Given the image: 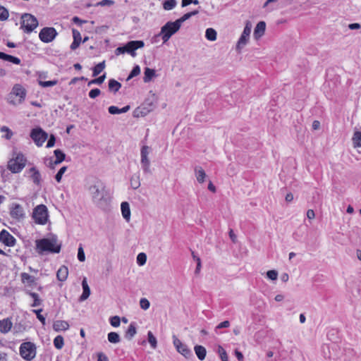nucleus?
I'll return each mask as SVG.
<instances>
[{
    "mask_svg": "<svg viewBox=\"0 0 361 361\" xmlns=\"http://www.w3.org/2000/svg\"><path fill=\"white\" fill-rule=\"evenodd\" d=\"M90 191L92 201L97 207L103 208L107 204L109 197L102 183H98L92 185Z\"/></svg>",
    "mask_w": 361,
    "mask_h": 361,
    "instance_id": "obj_1",
    "label": "nucleus"
},
{
    "mask_svg": "<svg viewBox=\"0 0 361 361\" xmlns=\"http://www.w3.org/2000/svg\"><path fill=\"white\" fill-rule=\"evenodd\" d=\"M36 243V250L38 254H43L44 252L59 253L61 250V245L58 243L55 238H42L37 240Z\"/></svg>",
    "mask_w": 361,
    "mask_h": 361,
    "instance_id": "obj_2",
    "label": "nucleus"
},
{
    "mask_svg": "<svg viewBox=\"0 0 361 361\" xmlns=\"http://www.w3.org/2000/svg\"><path fill=\"white\" fill-rule=\"evenodd\" d=\"M49 217L48 209L44 204H39L33 209L32 218L36 224L45 225Z\"/></svg>",
    "mask_w": 361,
    "mask_h": 361,
    "instance_id": "obj_3",
    "label": "nucleus"
},
{
    "mask_svg": "<svg viewBox=\"0 0 361 361\" xmlns=\"http://www.w3.org/2000/svg\"><path fill=\"white\" fill-rule=\"evenodd\" d=\"M145 46V43L142 40H135L130 41L126 45L123 47H119L115 50V54L116 55L128 53L130 54L133 57L136 56L135 51L142 48Z\"/></svg>",
    "mask_w": 361,
    "mask_h": 361,
    "instance_id": "obj_4",
    "label": "nucleus"
},
{
    "mask_svg": "<svg viewBox=\"0 0 361 361\" xmlns=\"http://www.w3.org/2000/svg\"><path fill=\"white\" fill-rule=\"evenodd\" d=\"M180 28V27L176 23V21H169L163 27H161V31L158 36L161 37L163 43H166L169 40L173 35L179 30Z\"/></svg>",
    "mask_w": 361,
    "mask_h": 361,
    "instance_id": "obj_5",
    "label": "nucleus"
},
{
    "mask_svg": "<svg viewBox=\"0 0 361 361\" xmlns=\"http://www.w3.org/2000/svg\"><path fill=\"white\" fill-rule=\"evenodd\" d=\"M19 353L25 360H32L37 354V348L35 344L30 341L21 343L19 348Z\"/></svg>",
    "mask_w": 361,
    "mask_h": 361,
    "instance_id": "obj_6",
    "label": "nucleus"
},
{
    "mask_svg": "<svg viewBox=\"0 0 361 361\" xmlns=\"http://www.w3.org/2000/svg\"><path fill=\"white\" fill-rule=\"evenodd\" d=\"M26 161L23 154L17 153L9 160L7 167L12 173H19L25 167Z\"/></svg>",
    "mask_w": 361,
    "mask_h": 361,
    "instance_id": "obj_7",
    "label": "nucleus"
},
{
    "mask_svg": "<svg viewBox=\"0 0 361 361\" xmlns=\"http://www.w3.org/2000/svg\"><path fill=\"white\" fill-rule=\"evenodd\" d=\"M21 28L25 32L30 33L38 25L37 19L30 13H24L22 17Z\"/></svg>",
    "mask_w": 361,
    "mask_h": 361,
    "instance_id": "obj_8",
    "label": "nucleus"
},
{
    "mask_svg": "<svg viewBox=\"0 0 361 361\" xmlns=\"http://www.w3.org/2000/svg\"><path fill=\"white\" fill-rule=\"evenodd\" d=\"M252 30V24L250 21H247L244 30L236 44L235 49L238 53L241 52V50L248 43L250 39V35Z\"/></svg>",
    "mask_w": 361,
    "mask_h": 361,
    "instance_id": "obj_9",
    "label": "nucleus"
},
{
    "mask_svg": "<svg viewBox=\"0 0 361 361\" xmlns=\"http://www.w3.org/2000/svg\"><path fill=\"white\" fill-rule=\"evenodd\" d=\"M9 214L13 219L18 222L23 221L26 217L23 207L16 202H13L9 205Z\"/></svg>",
    "mask_w": 361,
    "mask_h": 361,
    "instance_id": "obj_10",
    "label": "nucleus"
},
{
    "mask_svg": "<svg viewBox=\"0 0 361 361\" xmlns=\"http://www.w3.org/2000/svg\"><path fill=\"white\" fill-rule=\"evenodd\" d=\"M151 152L148 146H143L140 150V164L143 172L146 174L152 173L150 169V161L149 159V154Z\"/></svg>",
    "mask_w": 361,
    "mask_h": 361,
    "instance_id": "obj_11",
    "label": "nucleus"
},
{
    "mask_svg": "<svg viewBox=\"0 0 361 361\" xmlns=\"http://www.w3.org/2000/svg\"><path fill=\"white\" fill-rule=\"evenodd\" d=\"M30 137L37 146L41 147L47 139L48 134L41 128H37L31 130Z\"/></svg>",
    "mask_w": 361,
    "mask_h": 361,
    "instance_id": "obj_12",
    "label": "nucleus"
},
{
    "mask_svg": "<svg viewBox=\"0 0 361 361\" xmlns=\"http://www.w3.org/2000/svg\"><path fill=\"white\" fill-rule=\"evenodd\" d=\"M57 35V32L54 27H44L41 30L39 37L44 43L52 42Z\"/></svg>",
    "mask_w": 361,
    "mask_h": 361,
    "instance_id": "obj_13",
    "label": "nucleus"
},
{
    "mask_svg": "<svg viewBox=\"0 0 361 361\" xmlns=\"http://www.w3.org/2000/svg\"><path fill=\"white\" fill-rule=\"evenodd\" d=\"M173 343L176 350L183 355L186 358H189L192 356V351L188 347L183 343L180 339H178L175 335L173 336Z\"/></svg>",
    "mask_w": 361,
    "mask_h": 361,
    "instance_id": "obj_14",
    "label": "nucleus"
},
{
    "mask_svg": "<svg viewBox=\"0 0 361 361\" xmlns=\"http://www.w3.org/2000/svg\"><path fill=\"white\" fill-rule=\"evenodd\" d=\"M13 95L18 98L16 101H11V102L14 104H20L25 99L26 91L20 85H16L12 89L10 97H11Z\"/></svg>",
    "mask_w": 361,
    "mask_h": 361,
    "instance_id": "obj_15",
    "label": "nucleus"
},
{
    "mask_svg": "<svg viewBox=\"0 0 361 361\" xmlns=\"http://www.w3.org/2000/svg\"><path fill=\"white\" fill-rule=\"evenodd\" d=\"M0 241L6 246L13 247L15 245L16 238L6 230H2L0 232Z\"/></svg>",
    "mask_w": 361,
    "mask_h": 361,
    "instance_id": "obj_16",
    "label": "nucleus"
},
{
    "mask_svg": "<svg viewBox=\"0 0 361 361\" xmlns=\"http://www.w3.org/2000/svg\"><path fill=\"white\" fill-rule=\"evenodd\" d=\"M21 281L27 286H32L36 284V278L27 273L23 272L20 274Z\"/></svg>",
    "mask_w": 361,
    "mask_h": 361,
    "instance_id": "obj_17",
    "label": "nucleus"
},
{
    "mask_svg": "<svg viewBox=\"0 0 361 361\" xmlns=\"http://www.w3.org/2000/svg\"><path fill=\"white\" fill-rule=\"evenodd\" d=\"M266 29V23L264 21L259 22L254 30V37L255 39L260 38L265 32Z\"/></svg>",
    "mask_w": 361,
    "mask_h": 361,
    "instance_id": "obj_18",
    "label": "nucleus"
},
{
    "mask_svg": "<svg viewBox=\"0 0 361 361\" xmlns=\"http://www.w3.org/2000/svg\"><path fill=\"white\" fill-rule=\"evenodd\" d=\"M28 173L33 183L37 185H39L41 183V174L39 171L35 167H32L29 169Z\"/></svg>",
    "mask_w": 361,
    "mask_h": 361,
    "instance_id": "obj_19",
    "label": "nucleus"
},
{
    "mask_svg": "<svg viewBox=\"0 0 361 361\" xmlns=\"http://www.w3.org/2000/svg\"><path fill=\"white\" fill-rule=\"evenodd\" d=\"M12 326V322L8 318L0 320V332L2 334L8 333L11 330Z\"/></svg>",
    "mask_w": 361,
    "mask_h": 361,
    "instance_id": "obj_20",
    "label": "nucleus"
},
{
    "mask_svg": "<svg viewBox=\"0 0 361 361\" xmlns=\"http://www.w3.org/2000/svg\"><path fill=\"white\" fill-rule=\"evenodd\" d=\"M72 32H73V42L71 44V49L72 50H75V49H77L79 47V45L80 44L81 35H80V32L75 29H73Z\"/></svg>",
    "mask_w": 361,
    "mask_h": 361,
    "instance_id": "obj_21",
    "label": "nucleus"
},
{
    "mask_svg": "<svg viewBox=\"0 0 361 361\" xmlns=\"http://www.w3.org/2000/svg\"><path fill=\"white\" fill-rule=\"evenodd\" d=\"M82 286L83 291H82V295L80 297V300L84 301V300H87L90 295V289L87 284L86 278L83 279V280L82 281Z\"/></svg>",
    "mask_w": 361,
    "mask_h": 361,
    "instance_id": "obj_22",
    "label": "nucleus"
},
{
    "mask_svg": "<svg viewBox=\"0 0 361 361\" xmlns=\"http://www.w3.org/2000/svg\"><path fill=\"white\" fill-rule=\"evenodd\" d=\"M195 175L198 183H203L204 182L207 175L201 166L195 168Z\"/></svg>",
    "mask_w": 361,
    "mask_h": 361,
    "instance_id": "obj_23",
    "label": "nucleus"
},
{
    "mask_svg": "<svg viewBox=\"0 0 361 361\" xmlns=\"http://www.w3.org/2000/svg\"><path fill=\"white\" fill-rule=\"evenodd\" d=\"M69 324L67 322L63 320H57L53 324V329L56 331H66L68 329Z\"/></svg>",
    "mask_w": 361,
    "mask_h": 361,
    "instance_id": "obj_24",
    "label": "nucleus"
},
{
    "mask_svg": "<svg viewBox=\"0 0 361 361\" xmlns=\"http://www.w3.org/2000/svg\"><path fill=\"white\" fill-rule=\"evenodd\" d=\"M121 209L123 217L128 221L130 218V209L129 204L127 202H123L121 204Z\"/></svg>",
    "mask_w": 361,
    "mask_h": 361,
    "instance_id": "obj_25",
    "label": "nucleus"
},
{
    "mask_svg": "<svg viewBox=\"0 0 361 361\" xmlns=\"http://www.w3.org/2000/svg\"><path fill=\"white\" fill-rule=\"evenodd\" d=\"M68 275V269L66 266H61L56 273V277L59 281H64L66 280Z\"/></svg>",
    "mask_w": 361,
    "mask_h": 361,
    "instance_id": "obj_26",
    "label": "nucleus"
},
{
    "mask_svg": "<svg viewBox=\"0 0 361 361\" xmlns=\"http://www.w3.org/2000/svg\"><path fill=\"white\" fill-rule=\"evenodd\" d=\"M0 59L9 61L14 64L19 65L20 63V59L18 57L13 56L11 55L5 54L4 52L0 51Z\"/></svg>",
    "mask_w": 361,
    "mask_h": 361,
    "instance_id": "obj_27",
    "label": "nucleus"
},
{
    "mask_svg": "<svg viewBox=\"0 0 361 361\" xmlns=\"http://www.w3.org/2000/svg\"><path fill=\"white\" fill-rule=\"evenodd\" d=\"M194 350H195V353L199 360H203L205 359V357L207 355V350L204 346L197 345L195 346Z\"/></svg>",
    "mask_w": 361,
    "mask_h": 361,
    "instance_id": "obj_28",
    "label": "nucleus"
},
{
    "mask_svg": "<svg viewBox=\"0 0 361 361\" xmlns=\"http://www.w3.org/2000/svg\"><path fill=\"white\" fill-rule=\"evenodd\" d=\"M352 142L354 148L361 147V131H354L352 137Z\"/></svg>",
    "mask_w": 361,
    "mask_h": 361,
    "instance_id": "obj_29",
    "label": "nucleus"
},
{
    "mask_svg": "<svg viewBox=\"0 0 361 361\" xmlns=\"http://www.w3.org/2000/svg\"><path fill=\"white\" fill-rule=\"evenodd\" d=\"M137 330L135 324L134 322H132L130 324L128 329L126 331L125 336L127 339L131 340L134 336L136 334Z\"/></svg>",
    "mask_w": 361,
    "mask_h": 361,
    "instance_id": "obj_30",
    "label": "nucleus"
},
{
    "mask_svg": "<svg viewBox=\"0 0 361 361\" xmlns=\"http://www.w3.org/2000/svg\"><path fill=\"white\" fill-rule=\"evenodd\" d=\"M130 109L129 106H126L121 109L118 108L116 106H111L109 107L108 111L111 114H119L127 112Z\"/></svg>",
    "mask_w": 361,
    "mask_h": 361,
    "instance_id": "obj_31",
    "label": "nucleus"
},
{
    "mask_svg": "<svg viewBox=\"0 0 361 361\" xmlns=\"http://www.w3.org/2000/svg\"><path fill=\"white\" fill-rule=\"evenodd\" d=\"M109 90L114 93L117 92L121 87V84L114 79H110L109 80Z\"/></svg>",
    "mask_w": 361,
    "mask_h": 361,
    "instance_id": "obj_32",
    "label": "nucleus"
},
{
    "mask_svg": "<svg viewBox=\"0 0 361 361\" xmlns=\"http://www.w3.org/2000/svg\"><path fill=\"white\" fill-rule=\"evenodd\" d=\"M155 75V71L149 68H145L144 72L143 80L145 82H149Z\"/></svg>",
    "mask_w": 361,
    "mask_h": 361,
    "instance_id": "obj_33",
    "label": "nucleus"
},
{
    "mask_svg": "<svg viewBox=\"0 0 361 361\" xmlns=\"http://www.w3.org/2000/svg\"><path fill=\"white\" fill-rule=\"evenodd\" d=\"M198 13V11H194L184 14L182 17L177 19L176 23L181 27L183 23L190 18L192 16H195Z\"/></svg>",
    "mask_w": 361,
    "mask_h": 361,
    "instance_id": "obj_34",
    "label": "nucleus"
},
{
    "mask_svg": "<svg viewBox=\"0 0 361 361\" xmlns=\"http://www.w3.org/2000/svg\"><path fill=\"white\" fill-rule=\"evenodd\" d=\"M26 293L33 299V303L31 305L32 307H37L42 305V300L38 294L30 291H27Z\"/></svg>",
    "mask_w": 361,
    "mask_h": 361,
    "instance_id": "obj_35",
    "label": "nucleus"
},
{
    "mask_svg": "<svg viewBox=\"0 0 361 361\" xmlns=\"http://www.w3.org/2000/svg\"><path fill=\"white\" fill-rule=\"evenodd\" d=\"M216 35V31L213 28H207L205 31V37L209 41H215Z\"/></svg>",
    "mask_w": 361,
    "mask_h": 361,
    "instance_id": "obj_36",
    "label": "nucleus"
},
{
    "mask_svg": "<svg viewBox=\"0 0 361 361\" xmlns=\"http://www.w3.org/2000/svg\"><path fill=\"white\" fill-rule=\"evenodd\" d=\"M54 153L56 157L54 164H59L65 159L66 155L61 150L56 149L54 150Z\"/></svg>",
    "mask_w": 361,
    "mask_h": 361,
    "instance_id": "obj_37",
    "label": "nucleus"
},
{
    "mask_svg": "<svg viewBox=\"0 0 361 361\" xmlns=\"http://www.w3.org/2000/svg\"><path fill=\"white\" fill-rule=\"evenodd\" d=\"M216 353L219 354L221 361H228L227 353L221 345H219L217 346Z\"/></svg>",
    "mask_w": 361,
    "mask_h": 361,
    "instance_id": "obj_38",
    "label": "nucleus"
},
{
    "mask_svg": "<svg viewBox=\"0 0 361 361\" xmlns=\"http://www.w3.org/2000/svg\"><path fill=\"white\" fill-rule=\"evenodd\" d=\"M105 68V61H103L101 63H99L97 65H96L93 68V73L92 75L94 77L98 75L101 72L103 71V70Z\"/></svg>",
    "mask_w": 361,
    "mask_h": 361,
    "instance_id": "obj_39",
    "label": "nucleus"
},
{
    "mask_svg": "<svg viewBox=\"0 0 361 361\" xmlns=\"http://www.w3.org/2000/svg\"><path fill=\"white\" fill-rule=\"evenodd\" d=\"M147 339L152 348L155 349L157 347V341L156 337L154 336L152 331H148Z\"/></svg>",
    "mask_w": 361,
    "mask_h": 361,
    "instance_id": "obj_40",
    "label": "nucleus"
},
{
    "mask_svg": "<svg viewBox=\"0 0 361 361\" xmlns=\"http://www.w3.org/2000/svg\"><path fill=\"white\" fill-rule=\"evenodd\" d=\"M108 341L111 343H118L120 342V336L116 332H110L108 334Z\"/></svg>",
    "mask_w": 361,
    "mask_h": 361,
    "instance_id": "obj_41",
    "label": "nucleus"
},
{
    "mask_svg": "<svg viewBox=\"0 0 361 361\" xmlns=\"http://www.w3.org/2000/svg\"><path fill=\"white\" fill-rule=\"evenodd\" d=\"M176 0H164L163 8L166 11L172 10L176 6Z\"/></svg>",
    "mask_w": 361,
    "mask_h": 361,
    "instance_id": "obj_42",
    "label": "nucleus"
},
{
    "mask_svg": "<svg viewBox=\"0 0 361 361\" xmlns=\"http://www.w3.org/2000/svg\"><path fill=\"white\" fill-rule=\"evenodd\" d=\"M54 345L56 349H61L64 345L63 336H57L54 340Z\"/></svg>",
    "mask_w": 361,
    "mask_h": 361,
    "instance_id": "obj_43",
    "label": "nucleus"
},
{
    "mask_svg": "<svg viewBox=\"0 0 361 361\" xmlns=\"http://www.w3.org/2000/svg\"><path fill=\"white\" fill-rule=\"evenodd\" d=\"M130 185L133 189H137L140 186L139 176H133L130 179Z\"/></svg>",
    "mask_w": 361,
    "mask_h": 361,
    "instance_id": "obj_44",
    "label": "nucleus"
},
{
    "mask_svg": "<svg viewBox=\"0 0 361 361\" xmlns=\"http://www.w3.org/2000/svg\"><path fill=\"white\" fill-rule=\"evenodd\" d=\"M58 83V80H49V81H42L39 80V85L42 87H48L56 85Z\"/></svg>",
    "mask_w": 361,
    "mask_h": 361,
    "instance_id": "obj_45",
    "label": "nucleus"
},
{
    "mask_svg": "<svg viewBox=\"0 0 361 361\" xmlns=\"http://www.w3.org/2000/svg\"><path fill=\"white\" fill-rule=\"evenodd\" d=\"M140 73V68L138 65H136L135 66L133 67L130 73L128 76L127 80H129L131 78H133V77L138 75Z\"/></svg>",
    "mask_w": 361,
    "mask_h": 361,
    "instance_id": "obj_46",
    "label": "nucleus"
},
{
    "mask_svg": "<svg viewBox=\"0 0 361 361\" xmlns=\"http://www.w3.org/2000/svg\"><path fill=\"white\" fill-rule=\"evenodd\" d=\"M0 130L1 133H6L3 137L6 140H10L13 136V132L6 126H2Z\"/></svg>",
    "mask_w": 361,
    "mask_h": 361,
    "instance_id": "obj_47",
    "label": "nucleus"
},
{
    "mask_svg": "<svg viewBox=\"0 0 361 361\" xmlns=\"http://www.w3.org/2000/svg\"><path fill=\"white\" fill-rule=\"evenodd\" d=\"M147 256L145 253L141 252L137 257V262L139 265L142 266L146 263Z\"/></svg>",
    "mask_w": 361,
    "mask_h": 361,
    "instance_id": "obj_48",
    "label": "nucleus"
},
{
    "mask_svg": "<svg viewBox=\"0 0 361 361\" xmlns=\"http://www.w3.org/2000/svg\"><path fill=\"white\" fill-rule=\"evenodd\" d=\"M110 324L114 327H118L121 324V318L118 316H114L110 318Z\"/></svg>",
    "mask_w": 361,
    "mask_h": 361,
    "instance_id": "obj_49",
    "label": "nucleus"
},
{
    "mask_svg": "<svg viewBox=\"0 0 361 361\" xmlns=\"http://www.w3.org/2000/svg\"><path fill=\"white\" fill-rule=\"evenodd\" d=\"M8 11L3 6H0V20H5L8 18Z\"/></svg>",
    "mask_w": 361,
    "mask_h": 361,
    "instance_id": "obj_50",
    "label": "nucleus"
},
{
    "mask_svg": "<svg viewBox=\"0 0 361 361\" xmlns=\"http://www.w3.org/2000/svg\"><path fill=\"white\" fill-rule=\"evenodd\" d=\"M140 305L142 310H147V309H149L150 303L147 298H141L140 300Z\"/></svg>",
    "mask_w": 361,
    "mask_h": 361,
    "instance_id": "obj_51",
    "label": "nucleus"
},
{
    "mask_svg": "<svg viewBox=\"0 0 361 361\" xmlns=\"http://www.w3.org/2000/svg\"><path fill=\"white\" fill-rule=\"evenodd\" d=\"M267 276L271 281H276L278 278V272L276 270H269L267 272Z\"/></svg>",
    "mask_w": 361,
    "mask_h": 361,
    "instance_id": "obj_52",
    "label": "nucleus"
},
{
    "mask_svg": "<svg viewBox=\"0 0 361 361\" xmlns=\"http://www.w3.org/2000/svg\"><path fill=\"white\" fill-rule=\"evenodd\" d=\"M66 170H67L66 166H63L59 169V171H58V173H56V175L55 176L56 180L58 183L61 182L63 174L66 171Z\"/></svg>",
    "mask_w": 361,
    "mask_h": 361,
    "instance_id": "obj_53",
    "label": "nucleus"
},
{
    "mask_svg": "<svg viewBox=\"0 0 361 361\" xmlns=\"http://www.w3.org/2000/svg\"><path fill=\"white\" fill-rule=\"evenodd\" d=\"M106 78V75L104 74L103 75L99 76L97 78H95L94 80H92L90 82H89L88 85H91L92 84H98L100 85L103 83Z\"/></svg>",
    "mask_w": 361,
    "mask_h": 361,
    "instance_id": "obj_54",
    "label": "nucleus"
},
{
    "mask_svg": "<svg viewBox=\"0 0 361 361\" xmlns=\"http://www.w3.org/2000/svg\"><path fill=\"white\" fill-rule=\"evenodd\" d=\"M78 259L80 262H84L85 260V255L81 245L78 247Z\"/></svg>",
    "mask_w": 361,
    "mask_h": 361,
    "instance_id": "obj_55",
    "label": "nucleus"
},
{
    "mask_svg": "<svg viewBox=\"0 0 361 361\" xmlns=\"http://www.w3.org/2000/svg\"><path fill=\"white\" fill-rule=\"evenodd\" d=\"M42 312V309L33 310V312L36 314L37 318L42 323V324H45V317L41 314Z\"/></svg>",
    "mask_w": 361,
    "mask_h": 361,
    "instance_id": "obj_56",
    "label": "nucleus"
},
{
    "mask_svg": "<svg viewBox=\"0 0 361 361\" xmlns=\"http://www.w3.org/2000/svg\"><path fill=\"white\" fill-rule=\"evenodd\" d=\"M101 93V91L98 88L92 89L89 92V97L92 99H94L98 97Z\"/></svg>",
    "mask_w": 361,
    "mask_h": 361,
    "instance_id": "obj_57",
    "label": "nucleus"
},
{
    "mask_svg": "<svg viewBox=\"0 0 361 361\" xmlns=\"http://www.w3.org/2000/svg\"><path fill=\"white\" fill-rule=\"evenodd\" d=\"M114 4V1L112 0H102L101 1L97 3V6H110Z\"/></svg>",
    "mask_w": 361,
    "mask_h": 361,
    "instance_id": "obj_58",
    "label": "nucleus"
},
{
    "mask_svg": "<svg viewBox=\"0 0 361 361\" xmlns=\"http://www.w3.org/2000/svg\"><path fill=\"white\" fill-rule=\"evenodd\" d=\"M229 326H230V322L228 321H224L223 322H221L216 326L215 331L217 332V329H223V328H228Z\"/></svg>",
    "mask_w": 361,
    "mask_h": 361,
    "instance_id": "obj_59",
    "label": "nucleus"
},
{
    "mask_svg": "<svg viewBox=\"0 0 361 361\" xmlns=\"http://www.w3.org/2000/svg\"><path fill=\"white\" fill-rule=\"evenodd\" d=\"M55 141H56L55 136L54 135H51V136L47 142V147L50 148V147H54V144H55Z\"/></svg>",
    "mask_w": 361,
    "mask_h": 361,
    "instance_id": "obj_60",
    "label": "nucleus"
},
{
    "mask_svg": "<svg viewBox=\"0 0 361 361\" xmlns=\"http://www.w3.org/2000/svg\"><path fill=\"white\" fill-rule=\"evenodd\" d=\"M97 361H109V358L103 353H99L97 355Z\"/></svg>",
    "mask_w": 361,
    "mask_h": 361,
    "instance_id": "obj_61",
    "label": "nucleus"
},
{
    "mask_svg": "<svg viewBox=\"0 0 361 361\" xmlns=\"http://www.w3.org/2000/svg\"><path fill=\"white\" fill-rule=\"evenodd\" d=\"M361 27L360 24L357 23H350L348 25V28L350 30H358Z\"/></svg>",
    "mask_w": 361,
    "mask_h": 361,
    "instance_id": "obj_62",
    "label": "nucleus"
},
{
    "mask_svg": "<svg viewBox=\"0 0 361 361\" xmlns=\"http://www.w3.org/2000/svg\"><path fill=\"white\" fill-rule=\"evenodd\" d=\"M307 217L309 219H314L315 217V214H314V210L312 209H308L307 212Z\"/></svg>",
    "mask_w": 361,
    "mask_h": 361,
    "instance_id": "obj_63",
    "label": "nucleus"
},
{
    "mask_svg": "<svg viewBox=\"0 0 361 361\" xmlns=\"http://www.w3.org/2000/svg\"><path fill=\"white\" fill-rule=\"evenodd\" d=\"M235 355L237 357V359L239 360V361H243V355L242 354L241 352L238 351V350H235Z\"/></svg>",
    "mask_w": 361,
    "mask_h": 361,
    "instance_id": "obj_64",
    "label": "nucleus"
}]
</instances>
